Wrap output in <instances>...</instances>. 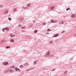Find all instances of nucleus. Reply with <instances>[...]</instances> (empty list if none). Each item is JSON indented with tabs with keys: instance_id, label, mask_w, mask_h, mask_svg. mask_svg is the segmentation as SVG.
Masks as SVG:
<instances>
[{
	"instance_id": "4c0bfd02",
	"label": "nucleus",
	"mask_w": 76,
	"mask_h": 76,
	"mask_svg": "<svg viewBox=\"0 0 76 76\" xmlns=\"http://www.w3.org/2000/svg\"><path fill=\"white\" fill-rule=\"evenodd\" d=\"M75 36H76V34H75V35H74V37H75Z\"/></svg>"
},
{
	"instance_id": "f3484780",
	"label": "nucleus",
	"mask_w": 76,
	"mask_h": 76,
	"mask_svg": "<svg viewBox=\"0 0 76 76\" xmlns=\"http://www.w3.org/2000/svg\"><path fill=\"white\" fill-rule=\"evenodd\" d=\"M34 69V68H30V69H28L27 70V71H29L30 70H32V69Z\"/></svg>"
},
{
	"instance_id": "7ed1b4c3",
	"label": "nucleus",
	"mask_w": 76,
	"mask_h": 76,
	"mask_svg": "<svg viewBox=\"0 0 76 76\" xmlns=\"http://www.w3.org/2000/svg\"><path fill=\"white\" fill-rule=\"evenodd\" d=\"M50 54V51H49L48 52H47V53H46V54L47 56L49 55V54Z\"/></svg>"
},
{
	"instance_id": "f03ea898",
	"label": "nucleus",
	"mask_w": 76,
	"mask_h": 76,
	"mask_svg": "<svg viewBox=\"0 0 76 76\" xmlns=\"http://www.w3.org/2000/svg\"><path fill=\"white\" fill-rule=\"evenodd\" d=\"M8 12L9 11H8V10H6L4 11V14L6 15L7 14V13H8Z\"/></svg>"
},
{
	"instance_id": "dca6fc26",
	"label": "nucleus",
	"mask_w": 76,
	"mask_h": 76,
	"mask_svg": "<svg viewBox=\"0 0 76 76\" xmlns=\"http://www.w3.org/2000/svg\"><path fill=\"white\" fill-rule=\"evenodd\" d=\"M42 25H46V23H45V22H44L43 23H42Z\"/></svg>"
},
{
	"instance_id": "c756f323",
	"label": "nucleus",
	"mask_w": 76,
	"mask_h": 76,
	"mask_svg": "<svg viewBox=\"0 0 76 76\" xmlns=\"http://www.w3.org/2000/svg\"><path fill=\"white\" fill-rule=\"evenodd\" d=\"M53 42L51 41L50 42V44H52V43Z\"/></svg>"
},
{
	"instance_id": "a211bd4d",
	"label": "nucleus",
	"mask_w": 76,
	"mask_h": 76,
	"mask_svg": "<svg viewBox=\"0 0 76 76\" xmlns=\"http://www.w3.org/2000/svg\"><path fill=\"white\" fill-rule=\"evenodd\" d=\"M22 9H25V6H24L22 7Z\"/></svg>"
},
{
	"instance_id": "7c9ffc66",
	"label": "nucleus",
	"mask_w": 76,
	"mask_h": 76,
	"mask_svg": "<svg viewBox=\"0 0 76 76\" xmlns=\"http://www.w3.org/2000/svg\"><path fill=\"white\" fill-rule=\"evenodd\" d=\"M55 42H58V39H56V40L55 41Z\"/></svg>"
},
{
	"instance_id": "a18cd8bd",
	"label": "nucleus",
	"mask_w": 76,
	"mask_h": 76,
	"mask_svg": "<svg viewBox=\"0 0 76 76\" xmlns=\"http://www.w3.org/2000/svg\"><path fill=\"white\" fill-rule=\"evenodd\" d=\"M68 9H69V10H70V8H68Z\"/></svg>"
},
{
	"instance_id": "39448f33",
	"label": "nucleus",
	"mask_w": 76,
	"mask_h": 76,
	"mask_svg": "<svg viewBox=\"0 0 76 76\" xmlns=\"http://www.w3.org/2000/svg\"><path fill=\"white\" fill-rule=\"evenodd\" d=\"M15 71H16V72H17V71H18V70H20V69H19L17 67H15Z\"/></svg>"
},
{
	"instance_id": "cd10ccee",
	"label": "nucleus",
	"mask_w": 76,
	"mask_h": 76,
	"mask_svg": "<svg viewBox=\"0 0 76 76\" xmlns=\"http://www.w3.org/2000/svg\"><path fill=\"white\" fill-rule=\"evenodd\" d=\"M5 28H4L2 29V31H3V32H4V30H5Z\"/></svg>"
},
{
	"instance_id": "8fccbe9b",
	"label": "nucleus",
	"mask_w": 76,
	"mask_h": 76,
	"mask_svg": "<svg viewBox=\"0 0 76 76\" xmlns=\"http://www.w3.org/2000/svg\"><path fill=\"white\" fill-rule=\"evenodd\" d=\"M48 32H49V31H48Z\"/></svg>"
},
{
	"instance_id": "2eb2a0df",
	"label": "nucleus",
	"mask_w": 76,
	"mask_h": 76,
	"mask_svg": "<svg viewBox=\"0 0 76 76\" xmlns=\"http://www.w3.org/2000/svg\"><path fill=\"white\" fill-rule=\"evenodd\" d=\"M17 11V9L16 8H15L14 10V12H16Z\"/></svg>"
},
{
	"instance_id": "20e7f679",
	"label": "nucleus",
	"mask_w": 76,
	"mask_h": 76,
	"mask_svg": "<svg viewBox=\"0 0 76 76\" xmlns=\"http://www.w3.org/2000/svg\"><path fill=\"white\" fill-rule=\"evenodd\" d=\"M71 17L72 18H75V17H76V14H72L71 15Z\"/></svg>"
},
{
	"instance_id": "a878e982",
	"label": "nucleus",
	"mask_w": 76,
	"mask_h": 76,
	"mask_svg": "<svg viewBox=\"0 0 76 76\" xmlns=\"http://www.w3.org/2000/svg\"><path fill=\"white\" fill-rule=\"evenodd\" d=\"M67 73V71H65L64 72L65 74H66Z\"/></svg>"
},
{
	"instance_id": "1a4fd4ad",
	"label": "nucleus",
	"mask_w": 76,
	"mask_h": 76,
	"mask_svg": "<svg viewBox=\"0 0 76 76\" xmlns=\"http://www.w3.org/2000/svg\"><path fill=\"white\" fill-rule=\"evenodd\" d=\"M58 34H56L53 36V37H58Z\"/></svg>"
},
{
	"instance_id": "72a5a7b5",
	"label": "nucleus",
	"mask_w": 76,
	"mask_h": 76,
	"mask_svg": "<svg viewBox=\"0 0 76 76\" xmlns=\"http://www.w3.org/2000/svg\"><path fill=\"white\" fill-rule=\"evenodd\" d=\"M28 9V7H25V9Z\"/></svg>"
},
{
	"instance_id": "412c9836",
	"label": "nucleus",
	"mask_w": 76,
	"mask_h": 76,
	"mask_svg": "<svg viewBox=\"0 0 76 76\" xmlns=\"http://www.w3.org/2000/svg\"><path fill=\"white\" fill-rule=\"evenodd\" d=\"M10 72L11 73L12 72H13V70H12V69H10Z\"/></svg>"
},
{
	"instance_id": "37998d69",
	"label": "nucleus",
	"mask_w": 76,
	"mask_h": 76,
	"mask_svg": "<svg viewBox=\"0 0 76 76\" xmlns=\"http://www.w3.org/2000/svg\"><path fill=\"white\" fill-rule=\"evenodd\" d=\"M13 37H15V35H13Z\"/></svg>"
},
{
	"instance_id": "6e6552de",
	"label": "nucleus",
	"mask_w": 76,
	"mask_h": 76,
	"mask_svg": "<svg viewBox=\"0 0 76 76\" xmlns=\"http://www.w3.org/2000/svg\"><path fill=\"white\" fill-rule=\"evenodd\" d=\"M9 69H7V70L5 71V73H8L9 72Z\"/></svg>"
},
{
	"instance_id": "de8ad7c7",
	"label": "nucleus",
	"mask_w": 76,
	"mask_h": 76,
	"mask_svg": "<svg viewBox=\"0 0 76 76\" xmlns=\"http://www.w3.org/2000/svg\"><path fill=\"white\" fill-rule=\"evenodd\" d=\"M26 51V50H24V51Z\"/></svg>"
},
{
	"instance_id": "b1692460",
	"label": "nucleus",
	"mask_w": 76,
	"mask_h": 76,
	"mask_svg": "<svg viewBox=\"0 0 76 76\" xmlns=\"http://www.w3.org/2000/svg\"><path fill=\"white\" fill-rule=\"evenodd\" d=\"M11 68H15V66H13L11 67Z\"/></svg>"
},
{
	"instance_id": "58836bf2",
	"label": "nucleus",
	"mask_w": 76,
	"mask_h": 76,
	"mask_svg": "<svg viewBox=\"0 0 76 76\" xmlns=\"http://www.w3.org/2000/svg\"><path fill=\"white\" fill-rule=\"evenodd\" d=\"M56 70V69H54L53 70V71H54V70Z\"/></svg>"
},
{
	"instance_id": "c85d7f7f",
	"label": "nucleus",
	"mask_w": 76,
	"mask_h": 76,
	"mask_svg": "<svg viewBox=\"0 0 76 76\" xmlns=\"http://www.w3.org/2000/svg\"><path fill=\"white\" fill-rule=\"evenodd\" d=\"M64 32H65V31H64L62 32L61 33L62 34H63V33H64Z\"/></svg>"
},
{
	"instance_id": "9d476101",
	"label": "nucleus",
	"mask_w": 76,
	"mask_h": 76,
	"mask_svg": "<svg viewBox=\"0 0 76 76\" xmlns=\"http://www.w3.org/2000/svg\"><path fill=\"white\" fill-rule=\"evenodd\" d=\"M27 7H29L31 6V4L30 3L28 4L27 5Z\"/></svg>"
},
{
	"instance_id": "2f4dec72",
	"label": "nucleus",
	"mask_w": 76,
	"mask_h": 76,
	"mask_svg": "<svg viewBox=\"0 0 76 76\" xmlns=\"http://www.w3.org/2000/svg\"><path fill=\"white\" fill-rule=\"evenodd\" d=\"M37 61H35L34 62V63H35V64H37Z\"/></svg>"
},
{
	"instance_id": "4468645a",
	"label": "nucleus",
	"mask_w": 76,
	"mask_h": 76,
	"mask_svg": "<svg viewBox=\"0 0 76 76\" xmlns=\"http://www.w3.org/2000/svg\"><path fill=\"white\" fill-rule=\"evenodd\" d=\"M5 29L7 31H8V30H9L7 28H5Z\"/></svg>"
},
{
	"instance_id": "e433bc0d",
	"label": "nucleus",
	"mask_w": 76,
	"mask_h": 76,
	"mask_svg": "<svg viewBox=\"0 0 76 76\" xmlns=\"http://www.w3.org/2000/svg\"><path fill=\"white\" fill-rule=\"evenodd\" d=\"M47 31H51V30H50V29H48V30H47Z\"/></svg>"
},
{
	"instance_id": "423d86ee",
	"label": "nucleus",
	"mask_w": 76,
	"mask_h": 76,
	"mask_svg": "<svg viewBox=\"0 0 76 76\" xmlns=\"http://www.w3.org/2000/svg\"><path fill=\"white\" fill-rule=\"evenodd\" d=\"M8 63H8V62H6L4 63V64L5 66H6V65H7V64H8Z\"/></svg>"
},
{
	"instance_id": "f704fd0d",
	"label": "nucleus",
	"mask_w": 76,
	"mask_h": 76,
	"mask_svg": "<svg viewBox=\"0 0 76 76\" xmlns=\"http://www.w3.org/2000/svg\"><path fill=\"white\" fill-rule=\"evenodd\" d=\"M27 64H27V63H26V64H24L25 66L26 65H27Z\"/></svg>"
},
{
	"instance_id": "4be33fe9",
	"label": "nucleus",
	"mask_w": 76,
	"mask_h": 76,
	"mask_svg": "<svg viewBox=\"0 0 76 76\" xmlns=\"http://www.w3.org/2000/svg\"><path fill=\"white\" fill-rule=\"evenodd\" d=\"M8 19L10 21L12 19L11 18H8Z\"/></svg>"
},
{
	"instance_id": "c03bdc74",
	"label": "nucleus",
	"mask_w": 76,
	"mask_h": 76,
	"mask_svg": "<svg viewBox=\"0 0 76 76\" xmlns=\"http://www.w3.org/2000/svg\"><path fill=\"white\" fill-rule=\"evenodd\" d=\"M15 33H16V32L15 31Z\"/></svg>"
},
{
	"instance_id": "473e14b6",
	"label": "nucleus",
	"mask_w": 76,
	"mask_h": 76,
	"mask_svg": "<svg viewBox=\"0 0 76 76\" xmlns=\"http://www.w3.org/2000/svg\"><path fill=\"white\" fill-rule=\"evenodd\" d=\"M18 26H19L20 27V26H22V25H18Z\"/></svg>"
},
{
	"instance_id": "ddd939ff",
	"label": "nucleus",
	"mask_w": 76,
	"mask_h": 76,
	"mask_svg": "<svg viewBox=\"0 0 76 76\" xmlns=\"http://www.w3.org/2000/svg\"><path fill=\"white\" fill-rule=\"evenodd\" d=\"M60 23L61 24H63V23H64V22L63 21H61V22H60Z\"/></svg>"
},
{
	"instance_id": "f8f14e48",
	"label": "nucleus",
	"mask_w": 76,
	"mask_h": 76,
	"mask_svg": "<svg viewBox=\"0 0 76 76\" xmlns=\"http://www.w3.org/2000/svg\"><path fill=\"white\" fill-rule=\"evenodd\" d=\"M50 9H51V10H53V9H54V6L51 7H50Z\"/></svg>"
},
{
	"instance_id": "09e8293b",
	"label": "nucleus",
	"mask_w": 76,
	"mask_h": 76,
	"mask_svg": "<svg viewBox=\"0 0 76 76\" xmlns=\"http://www.w3.org/2000/svg\"><path fill=\"white\" fill-rule=\"evenodd\" d=\"M75 28H76V27H75Z\"/></svg>"
},
{
	"instance_id": "49530a36",
	"label": "nucleus",
	"mask_w": 76,
	"mask_h": 76,
	"mask_svg": "<svg viewBox=\"0 0 76 76\" xmlns=\"http://www.w3.org/2000/svg\"><path fill=\"white\" fill-rule=\"evenodd\" d=\"M34 23H35V21H34Z\"/></svg>"
},
{
	"instance_id": "aec40b11",
	"label": "nucleus",
	"mask_w": 76,
	"mask_h": 76,
	"mask_svg": "<svg viewBox=\"0 0 76 76\" xmlns=\"http://www.w3.org/2000/svg\"><path fill=\"white\" fill-rule=\"evenodd\" d=\"M6 48H10V46H7Z\"/></svg>"
},
{
	"instance_id": "0eeeda50",
	"label": "nucleus",
	"mask_w": 76,
	"mask_h": 76,
	"mask_svg": "<svg viewBox=\"0 0 76 76\" xmlns=\"http://www.w3.org/2000/svg\"><path fill=\"white\" fill-rule=\"evenodd\" d=\"M23 67V65H21L20 66V69H22Z\"/></svg>"
},
{
	"instance_id": "5701e85b",
	"label": "nucleus",
	"mask_w": 76,
	"mask_h": 76,
	"mask_svg": "<svg viewBox=\"0 0 76 76\" xmlns=\"http://www.w3.org/2000/svg\"><path fill=\"white\" fill-rule=\"evenodd\" d=\"M3 5H0V8H1L2 7H3Z\"/></svg>"
},
{
	"instance_id": "393cba45",
	"label": "nucleus",
	"mask_w": 76,
	"mask_h": 76,
	"mask_svg": "<svg viewBox=\"0 0 76 76\" xmlns=\"http://www.w3.org/2000/svg\"><path fill=\"white\" fill-rule=\"evenodd\" d=\"M49 56H50V57H53V55H49Z\"/></svg>"
},
{
	"instance_id": "f257e3e1",
	"label": "nucleus",
	"mask_w": 76,
	"mask_h": 76,
	"mask_svg": "<svg viewBox=\"0 0 76 76\" xmlns=\"http://www.w3.org/2000/svg\"><path fill=\"white\" fill-rule=\"evenodd\" d=\"M51 21L52 23H56V22H57V20H56L55 21H54V20H53V19H51Z\"/></svg>"
},
{
	"instance_id": "79ce46f5",
	"label": "nucleus",
	"mask_w": 76,
	"mask_h": 76,
	"mask_svg": "<svg viewBox=\"0 0 76 76\" xmlns=\"http://www.w3.org/2000/svg\"><path fill=\"white\" fill-rule=\"evenodd\" d=\"M66 10L67 11H68V9H66Z\"/></svg>"
},
{
	"instance_id": "6ab92c4d",
	"label": "nucleus",
	"mask_w": 76,
	"mask_h": 76,
	"mask_svg": "<svg viewBox=\"0 0 76 76\" xmlns=\"http://www.w3.org/2000/svg\"><path fill=\"white\" fill-rule=\"evenodd\" d=\"M38 31L37 30H35L34 31V33H37Z\"/></svg>"
},
{
	"instance_id": "9b49d317",
	"label": "nucleus",
	"mask_w": 76,
	"mask_h": 76,
	"mask_svg": "<svg viewBox=\"0 0 76 76\" xmlns=\"http://www.w3.org/2000/svg\"><path fill=\"white\" fill-rule=\"evenodd\" d=\"M10 42H14V40L13 39H11Z\"/></svg>"
},
{
	"instance_id": "c9c22d12",
	"label": "nucleus",
	"mask_w": 76,
	"mask_h": 76,
	"mask_svg": "<svg viewBox=\"0 0 76 76\" xmlns=\"http://www.w3.org/2000/svg\"><path fill=\"white\" fill-rule=\"evenodd\" d=\"M24 28H25V27H21V28H22V29H23Z\"/></svg>"
},
{
	"instance_id": "a19ab883",
	"label": "nucleus",
	"mask_w": 76,
	"mask_h": 76,
	"mask_svg": "<svg viewBox=\"0 0 76 76\" xmlns=\"http://www.w3.org/2000/svg\"><path fill=\"white\" fill-rule=\"evenodd\" d=\"M46 34H49V33H45Z\"/></svg>"
},
{
	"instance_id": "ea45409f",
	"label": "nucleus",
	"mask_w": 76,
	"mask_h": 76,
	"mask_svg": "<svg viewBox=\"0 0 76 76\" xmlns=\"http://www.w3.org/2000/svg\"><path fill=\"white\" fill-rule=\"evenodd\" d=\"M11 37H13V35H11Z\"/></svg>"
},
{
	"instance_id": "bb28decb",
	"label": "nucleus",
	"mask_w": 76,
	"mask_h": 76,
	"mask_svg": "<svg viewBox=\"0 0 76 76\" xmlns=\"http://www.w3.org/2000/svg\"><path fill=\"white\" fill-rule=\"evenodd\" d=\"M4 40H2L1 42V43H2V42H4Z\"/></svg>"
}]
</instances>
